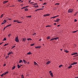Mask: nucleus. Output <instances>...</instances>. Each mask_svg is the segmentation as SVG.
<instances>
[{
	"label": "nucleus",
	"instance_id": "1",
	"mask_svg": "<svg viewBox=\"0 0 78 78\" xmlns=\"http://www.w3.org/2000/svg\"><path fill=\"white\" fill-rule=\"evenodd\" d=\"M73 9H70L68 10V13H72V12H73Z\"/></svg>",
	"mask_w": 78,
	"mask_h": 78
},
{
	"label": "nucleus",
	"instance_id": "2",
	"mask_svg": "<svg viewBox=\"0 0 78 78\" xmlns=\"http://www.w3.org/2000/svg\"><path fill=\"white\" fill-rule=\"evenodd\" d=\"M15 41L17 42H19V38H18V37H16Z\"/></svg>",
	"mask_w": 78,
	"mask_h": 78
},
{
	"label": "nucleus",
	"instance_id": "3",
	"mask_svg": "<svg viewBox=\"0 0 78 78\" xmlns=\"http://www.w3.org/2000/svg\"><path fill=\"white\" fill-rule=\"evenodd\" d=\"M59 20H60V19H57L56 20L54 21V22H58Z\"/></svg>",
	"mask_w": 78,
	"mask_h": 78
},
{
	"label": "nucleus",
	"instance_id": "4",
	"mask_svg": "<svg viewBox=\"0 0 78 78\" xmlns=\"http://www.w3.org/2000/svg\"><path fill=\"white\" fill-rule=\"evenodd\" d=\"M50 16V14H46L45 15H44L43 16H44V17H46V16Z\"/></svg>",
	"mask_w": 78,
	"mask_h": 78
},
{
	"label": "nucleus",
	"instance_id": "5",
	"mask_svg": "<svg viewBox=\"0 0 78 78\" xmlns=\"http://www.w3.org/2000/svg\"><path fill=\"white\" fill-rule=\"evenodd\" d=\"M50 63H51V62H50V61H48L46 63V64H50Z\"/></svg>",
	"mask_w": 78,
	"mask_h": 78
},
{
	"label": "nucleus",
	"instance_id": "6",
	"mask_svg": "<svg viewBox=\"0 0 78 78\" xmlns=\"http://www.w3.org/2000/svg\"><path fill=\"white\" fill-rule=\"evenodd\" d=\"M7 2H8V1H5L3 2V3L4 4H5V3H7Z\"/></svg>",
	"mask_w": 78,
	"mask_h": 78
},
{
	"label": "nucleus",
	"instance_id": "7",
	"mask_svg": "<svg viewBox=\"0 0 78 78\" xmlns=\"http://www.w3.org/2000/svg\"><path fill=\"white\" fill-rule=\"evenodd\" d=\"M41 46H37V47H35V48H41Z\"/></svg>",
	"mask_w": 78,
	"mask_h": 78
},
{
	"label": "nucleus",
	"instance_id": "8",
	"mask_svg": "<svg viewBox=\"0 0 78 78\" xmlns=\"http://www.w3.org/2000/svg\"><path fill=\"white\" fill-rule=\"evenodd\" d=\"M50 75H51V76H52V77H53V73H51Z\"/></svg>",
	"mask_w": 78,
	"mask_h": 78
},
{
	"label": "nucleus",
	"instance_id": "9",
	"mask_svg": "<svg viewBox=\"0 0 78 78\" xmlns=\"http://www.w3.org/2000/svg\"><path fill=\"white\" fill-rule=\"evenodd\" d=\"M10 54H12V52H10L8 54V55H10Z\"/></svg>",
	"mask_w": 78,
	"mask_h": 78
},
{
	"label": "nucleus",
	"instance_id": "10",
	"mask_svg": "<svg viewBox=\"0 0 78 78\" xmlns=\"http://www.w3.org/2000/svg\"><path fill=\"white\" fill-rule=\"evenodd\" d=\"M26 40H27V39H26V38H23V41H26Z\"/></svg>",
	"mask_w": 78,
	"mask_h": 78
},
{
	"label": "nucleus",
	"instance_id": "11",
	"mask_svg": "<svg viewBox=\"0 0 78 78\" xmlns=\"http://www.w3.org/2000/svg\"><path fill=\"white\" fill-rule=\"evenodd\" d=\"M17 67H18V69H19V68H20V66H19V64L17 65Z\"/></svg>",
	"mask_w": 78,
	"mask_h": 78
},
{
	"label": "nucleus",
	"instance_id": "12",
	"mask_svg": "<svg viewBox=\"0 0 78 78\" xmlns=\"http://www.w3.org/2000/svg\"><path fill=\"white\" fill-rule=\"evenodd\" d=\"M3 15H4V14H2L0 16V18H2L3 17Z\"/></svg>",
	"mask_w": 78,
	"mask_h": 78
},
{
	"label": "nucleus",
	"instance_id": "13",
	"mask_svg": "<svg viewBox=\"0 0 78 78\" xmlns=\"http://www.w3.org/2000/svg\"><path fill=\"white\" fill-rule=\"evenodd\" d=\"M27 41H31V40H32V39H31V38H28L27 39Z\"/></svg>",
	"mask_w": 78,
	"mask_h": 78
},
{
	"label": "nucleus",
	"instance_id": "14",
	"mask_svg": "<svg viewBox=\"0 0 78 78\" xmlns=\"http://www.w3.org/2000/svg\"><path fill=\"white\" fill-rule=\"evenodd\" d=\"M27 55H31V52H29L27 53Z\"/></svg>",
	"mask_w": 78,
	"mask_h": 78
},
{
	"label": "nucleus",
	"instance_id": "15",
	"mask_svg": "<svg viewBox=\"0 0 78 78\" xmlns=\"http://www.w3.org/2000/svg\"><path fill=\"white\" fill-rule=\"evenodd\" d=\"M16 67V66H14L12 68V70H14V69H15Z\"/></svg>",
	"mask_w": 78,
	"mask_h": 78
},
{
	"label": "nucleus",
	"instance_id": "16",
	"mask_svg": "<svg viewBox=\"0 0 78 78\" xmlns=\"http://www.w3.org/2000/svg\"><path fill=\"white\" fill-rule=\"evenodd\" d=\"M39 6L38 5H37V6L36 5H34V7L35 8H38Z\"/></svg>",
	"mask_w": 78,
	"mask_h": 78
},
{
	"label": "nucleus",
	"instance_id": "17",
	"mask_svg": "<svg viewBox=\"0 0 78 78\" xmlns=\"http://www.w3.org/2000/svg\"><path fill=\"white\" fill-rule=\"evenodd\" d=\"M65 52H66V53H68L69 51H67V50H64Z\"/></svg>",
	"mask_w": 78,
	"mask_h": 78
},
{
	"label": "nucleus",
	"instance_id": "18",
	"mask_svg": "<svg viewBox=\"0 0 78 78\" xmlns=\"http://www.w3.org/2000/svg\"><path fill=\"white\" fill-rule=\"evenodd\" d=\"M78 30H76L75 31H73L72 32V33H76V32H77V31H78Z\"/></svg>",
	"mask_w": 78,
	"mask_h": 78
},
{
	"label": "nucleus",
	"instance_id": "19",
	"mask_svg": "<svg viewBox=\"0 0 78 78\" xmlns=\"http://www.w3.org/2000/svg\"><path fill=\"white\" fill-rule=\"evenodd\" d=\"M23 61H22V60H20L19 61V63H21V62H22Z\"/></svg>",
	"mask_w": 78,
	"mask_h": 78
},
{
	"label": "nucleus",
	"instance_id": "20",
	"mask_svg": "<svg viewBox=\"0 0 78 78\" xmlns=\"http://www.w3.org/2000/svg\"><path fill=\"white\" fill-rule=\"evenodd\" d=\"M3 75H4V73H3L2 75H1V76L2 77H3Z\"/></svg>",
	"mask_w": 78,
	"mask_h": 78
},
{
	"label": "nucleus",
	"instance_id": "21",
	"mask_svg": "<svg viewBox=\"0 0 78 78\" xmlns=\"http://www.w3.org/2000/svg\"><path fill=\"white\" fill-rule=\"evenodd\" d=\"M62 65H61L59 66V68H61V67H62Z\"/></svg>",
	"mask_w": 78,
	"mask_h": 78
},
{
	"label": "nucleus",
	"instance_id": "22",
	"mask_svg": "<svg viewBox=\"0 0 78 78\" xmlns=\"http://www.w3.org/2000/svg\"><path fill=\"white\" fill-rule=\"evenodd\" d=\"M72 67V66H70L68 67V69H70V68H71V67Z\"/></svg>",
	"mask_w": 78,
	"mask_h": 78
},
{
	"label": "nucleus",
	"instance_id": "23",
	"mask_svg": "<svg viewBox=\"0 0 78 78\" xmlns=\"http://www.w3.org/2000/svg\"><path fill=\"white\" fill-rule=\"evenodd\" d=\"M11 36V34H9L8 35V37H9Z\"/></svg>",
	"mask_w": 78,
	"mask_h": 78
},
{
	"label": "nucleus",
	"instance_id": "24",
	"mask_svg": "<svg viewBox=\"0 0 78 78\" xmlns=\"http://www.w3.org/2000/svg\"><path fill=\"white\" fill-rule=\"evenodd\" d=\"M59 39V37H57L54 38V39L55 40H56V39Z\"/></svg>",
	"mask_w": 78,
	"mask_h": 78
},
{
	"label": "nucleus",
	"instance_id": "25",
	"mask_svg": "<svg viewBox=\"0 0 78 78\" xmlns=\"http://www.w3.org/2000/svg\"><path fill=\"white\" fill-rule=\"evenodd\" d=\"M55 18H56V17L55 16H54V17H51V19H54Z\"/></svg>",
	"mask_w": 78,
	"mask_h": 78
},
{
	"label": "nucleus",
	"instance_id": "26",
	"mask_svg": "<svg viewBox=\"0 0 78 78\" xmlns=\"http://www.w3.org/2000/svg\"><path fill=\"white\" fill-rule=\"evenodd\" d=\"M73 63L74 64V65H75V64H77V62H74V63Z\"/></svg>",
	"mask_w": 78,
	"mask_h": 78
},
{
	"label": "nucleus",
	"instance_id": "27",
	"mask_svg": "<svg viewBox=\"0 0 78 78\" xmlns=\"http://www.w3.org/2000/svg\"><path fill=\"white\" fill-rule=\"evenodd\" d=\"M46 27H51V26H50V25H48V26H46Z\"/></svg>",
	"mask_w": 78,
	"mask_h": 78
},
{
	"label": "nucleus",
	"instance_id": "28",
	"mask_svg": "<svg viewBox=\"0 0 78 78\" xmlns=\"http://www.w3.org/2000/svg\"><path fill=\"white\" fill-rule=\"evenodd\" d=\"M34 65H37V63L36 62H34Z\"/></svg>",
	"mask_w": 78,
	"mask_h": 78
},
{
	"label": "nucleus",
	"instance_id": "29",
	"mask_svg": "<svg viewBox=\"0 0 78 78\" xmlns=\"http://www.w3.org/2000/svg\"><path fill=\"white\" fill-rule=\"evenodd\" d=\"M25 11H28V9L27 8H26V9H25Z\"/></svg>",
	"mask_w": 78,
	"mask_h": 78
},
{
	"label": "nucleus",
	"instance_id": "30",
	"mask_svg": "<svg viewBox=\"0 0 78 78\" xmlns=\"http://www.w3.org/2000/svg\"><path fill=\"white\" fill-rule=\"evenodd\" d=\"M59 3H56L55 4V5H59Z\"/></svg>",
	"mask_w": 78,
	"mask_h": 78
},
{
	"label": "nucleus",
	"instance_id": "31",
	"mask_svg": "<svg viewBox=\"0 0 78 78\" xmlns=\"http://www.w3.org/2000/svg\"><path fill=\"white\" fill-rule=\"evenodd\" d=\"M18 21H18V20H14L13 21V22H18Z\"/></svg>",
	"mask_w": 78,
	"mask_h": 78
},
{
	"label": "nucleus",
	"instance_id": "32",
	"mask_svg": "<svg viewBox=\"0 0 78 78\" xmlns=\"http://www.w3.org/2000/svg\"><path fill=\"white\" fill-rule=\"evenodd\" d=\"M3 22H4V23H5L6 22V20H5Z\"/></svg>",
	"mask_w": 78,
	"mask_h": 78
},
{
	"label": "nucleus",
	"instance_id": "33",
	"mask_svg": "<svg viewBox=\"0 0 78 78\" xmlns=\"http://www.w3.org/2000/svg\"><path fill=\"white\" fill-rule=\"evenodd\" d=\"M50 38V36H48L47 37V39H49Z\"/></svg>",
	"mask_w": 78,
	"mask_h": 78
},
{
	"label": "nucleus",
	"instance_id": "34",
	"mask_svg": "<svg viewBox=\"0 0 78 78\" xmlns=\"http://www.w3.org/2000/svg\"><path fill=\"white\" fill-rule=\"evenodd\" d=\"M16 46H13L12 48V49L13 48H14V47H15Z\"/></svg>",
	"mask_w": 78,
	"mask_h": 78
},
{
	"label": "nucleus",
	"instance_id": "35",
	"mask_svg": "<svg viewBox=\"0 0 78 78\" xmlns=\"http://www.w3.org/2000/svg\"><path fill=\"white\" fill-rule=\"evenodd\" d=\"M39 10H40L39 9H37V10H36L35 11H39Z\"/></svg>",
	"mask_w": 78,
	"mask_h": 78
},
{
	"label": "nucleus",
	"instance_id": "36",
	"mask_svg": "<svg viewBox=\"0 0 78 78\" xmlns=\"http://www.w3.org/2000/svg\"><path fill=\"white\" fill-rule=\"evenodd\" d=\"M21 77H22L21 78H24V77L23 76V75H21Z\"/></svg>",
	"mask_w": 78,
	"mask_h": 78
},
{
	"label": "nucleus",
	"instance_id": "37",
	"mask_svg": "<svg viewBox=\"0 0 78 78\" xmlns=\"http://www.w3.org/2000/svg\"><path fill=\"white\" fill-rule=\"evenodd\" d=\"M6 38H4L3 41H6Z\"/></svg>",
	"mask_w": 78,
	"mask_h": 78
},
{
	"label": "nucleus",
	"instance_id": "38",
	"mask_svg": "<svg viewBox=\"0 0 78 78\" xmlns=\"http://www.w3.org/2000/svg\"><path fill=\"white\" fill-rule=\"evenodd\" d=\"M74 55H77V54H78V53L77 52H75L74 53Z\"/></svg>",
	"mask_w": 78,
	"mask_h": 78
},
{
	"label": "nucleus",
	"instance_id": "39",
	"mask_svg": "<svg viewBox=\"0 0 78 78\" xmlns=\"http://www.w3.org/2000/svg\"><path fill=\"white\" fill-rule=\"evenodd\" d=\"M10 26H11V24H9V25H7V27H10Z\"/></svg>",
	"mask_w": 78,
	"mask_h": 78
},
{
	"label": "nucleus",
	"instance_id": "40",
	"mask_svg": "<svg viewBox=\"0 0 78 78\" xmlns=\"http://www.w3.org/2000/svg\"><path fill=\"white\" fill-rule=\"evenodd\" d=\"M25 7H24L21 8L22 9H25Z\"/></svg>",
	"mask_w": 78,
	"mask_h": 78
},
{
	"label": "nucleus",
	"instance_id": "41",
	"mask_svg": "<svg viewBox=\"0 0 78 78\" xmlns=\"http://www.w3.org/2000/svg\"><path fill=\"white\" fill-rule=\"evenodd\" d=\"M34 44H31V46H34Z\"/></svg>",
	"mask_w": 78,
	"mask_h": 78
},
{
	"label": "nucleus",
	"instance_id": "42",
	"mask_svg": "<svg viewBox=\"0 0 78 78\" xmlns=\"http://www.w3.org/2000/svg\"><path fill=\"white\" fill-rule=\"evenodd\" d=\"M54 39H55L54 38H52L51 39V41H53V40H54Z\"/></svg>",
	"mask_w": 78,
	"mask_h": 78
},
{
	"label": "nucleus",
	"instance_id": "43",
	"mask_svg": "<svg viewBox=\"0 0 78 78\" xmlns=\"http://www.w3.org/2000/svg\"><path fill=\"white\" fill-rule=\"evenodd\" d=\"M8 45L7 44H5L4 45V46H6V45Z\"/></svg>",
	"mask_w": 78,
	"mask_h": 78
},
{
	"label": "nucleus",
	"instance_id": "44",
	"mask_svg": "<svg viewBox=\"0 0 78 78\" xmlns=\"http://www.w3.org/2000/svg\"><path fill=\"white\" fill-rule=\"evenodd\" d=\"M40 9V10H42L43 9H43V8L40 9Z\"/></svg>",
	"mask_w": 78,
	"mask_h": 78
},
{
	"label": "nucleus",
	"instance_id": "45",
	"mask_svg": "<svg viewBox=\"0 0 78 78\" xmlns=\"http://www.w3.org/2000/svg\"><path fill=\"white\" fill-rule=\"evenodd\" d=\"M37 5V3H36L34 4H33V5Z\"/></svg>",
	"mask_w": 78,
	"mask_h": 78
},
{
	"label": "nucleus",
	"instance_id": "46",
	"mask_svg": "<svg viewBox=\"0 0 78 78\" xmlns=\"http://www.w3.org/2000/svg\"><path fill=\"white\" fill-rule=\"evenodd\" d=\"M23 62H24V63H25V60H23Z\"/></svg>",
	"mask_w": 78,
	"mask_h": 78
},
{
	"label": "nucleus",
	"instance_id": "47",
	"mask_svg": "<svg viewBox=\"0 0 78 78\" xmlns=\"http://www.w3.org/2000/svg\"><path fill=\"white\" fill-rule=\"evenodd\" d=\"M8 20H11V19L10 18H8Z\"/></svg>",
	"mask_w": 78,
	"mask_h": 78
},
{
	"label": "nucleus",
	"instance_id": "48",
	"mask_svg": "<svg viewBox=\"0 0 78 78\" xmlns=\"http://www.w3.org/2000/svg\"><path fill=\"white\" fill-rule=\"evenodd\" d=\"M77 21V20H76V19H75V20H74V21L75 22H76Z\"/></svg>",
	"mask_w": 78,
	"mask_h": 78
},
{
	"label": "nucleus",
	"instance_id": "49",
	"mask_svg": "<svg viewBox=\"0 0 78 78\" xmlns=\"http://www.w3.org/2000/svg\"><path fill=\"white\" fill-rule=\"evenodd\" d=\"M31 17V16H28L27 17Z\"/></svg>",
	"mask_w": 78,
	"mask_h": 78
},
{
	"label": "nucleus",
	"instance_id": "50",
	"mask_svg": "<svg viewBox=\"0 0 78 78\" xmlns=\"http://www.w3.org/2000/svg\"><path fill=\"white\" fill-rule=\"evenodd\" d=\"M5 23H4L3 22V23H2L1 25H3V24H4Z\"/></svg>",
	"mask_w": 78,
	"mask_h": 78
},
{
	"label": "nucleus",
	"instance_id": "51",
	"mask_svg": "<svg viewBox=\"0 0 78 78\" xmlns=\"http://www.w3.org/2000/svg\"><path fill=\"white\" fill-rule=\"evenodd\" d=\"M33 3H34V2H31L30 3V4H32Z\"/></svg>",
	"mask_w": 78,
	"mask_h": 78
},
{
	"label": "nucleus",
	"instance_id": "52",
	"mask_svg": "<svg viewBox=\"0 0 78 78\" xmlns=\"http://www.w3.org/2000/svg\"><path fill=\"white\" fill-rule=\"evenodd\" d=\"M3 66H6V64H5L3 65Z\"/></svg>",
	"mask_w": 78,
	"mask_h": 78
},
{
	"label": "nucleus",
	"instance_id": "53",
	"mask_svg": "<svg viewBox=\"0 0 78 78\" xmlns=\"http://www.w3.org/2000/svg\"><path fill=\"white\" fill-rule=\"evenodd\" d=\"M59 16V15H57V16H55V17H58Z\"/></svg>",
	"mask_w": 78,
	"mask_h": 78
},
{
	"label": "nucleus",
	"instance_id": "54",
	"mask_svg": "<svg viewBox=\"0 0 78 78\" xmlns=\"http://www.w3.org/2000/svg\"><path fill=\"white\" fill-rule=\"evenodd\" d=\"M71 55H75V54H74V53H73V54H71Z\"/></svg>",
	"mask_w": 78,
	"mask_h": 78
},
{
	"label": "nucleus",
	"instance_id": "55",
	"mask_svg": "<svg viewBox=\"0 0 78 78\" xmlns=\"http://www.w3.org/2000/svg\"><path fill=\"white\" fill-rule=\"evenodd\" d=\"M54 24L55 25H56V23H55Z\"/></svg>",
	"mask_w": 78,
	"mask_h": 78
},
{
	"label": "nucleus",
	"instance_id": "56",
	"mask_svg": "<svg viewBox=\"0 0 78 78\" xmlns=\"http://www.w3.org/2000/svg\"><path fill=\"white\" fill-rule=\"evenodd\" d=\"M5 73L7 74V73H8V72H6Z\"/></svg>",
	"mask_w": 78,
	"mask_h": 78
},
{
	"label": "nucleus",
	"instance_id": "57",
	"mask_svg": "<svg viewBox=\"0 0 78 78\" xmlns=\"http://www.w3.org/2000/svg\"><path fill=\"white\" fill-rule=\"evenodd\" d=\"M43 5H46V3H44V4H43Z\"/></svg>",
	"mask_w": 78,
	"mask_h": 78
},
{
	"label": "nucleus",
	"instance_id": "58",
	"mask_svg": "<svg viewBox=\"0 0 78 78\" xmlns=\"http://www.w3.org/2000/svg\"><path fill=\"white\" fill-rule=\"evenodd\" d=\"M21 1V0H18V2H20Z\"/></svg>",
	"mask_w": 78,
	"mask_h": 78
},
{
	"label": "nucleus",
	"instance_id": "59",
	"mask_svg": "<svg viewBox=\"0 0 78 78\" xmlns=\"http://www.w3.org/2000/svg\"><path fill=\"white\" fill-rule=\"evenodd\" d=\"M71 65H74L73 63H72V64H71Z\"/></svg>",
	"mask_w": 78,
	"mask_h": 78
},
{
	"label": "nucleus",
	"instance_id": "60",
	"mask_svg": "<svg viewBox=\"0 0 78 78\" xmlns=\"http://www.w3.org/2000/svg\"><path fill=\"white\" fill-rule=\"evenodd\" d=\"M6 74L5 73H4V75H5Z\"/></svg>",
	"mask_w": 78,
	"mask_h": 78
},
{
	"label": "nucleus",
	"instance_id": "61",
	"mask_svg": "<svg viewBox=\"0 0 78 78\" xmlns=\"http://www.w3.org/2000/svg\"><path fill=\"white\" fill-rule=\"evenodd\" d=\"M3 42L1 43H0V45H1V44H3Z\"/></svg>",
	"mask_w": 78,
	"mask_h": 78
},
{
	"label": "nucleus",
	"instance_id": "62",
	"mask_svg": "<svg viewBox=\"0 0 78 78\" xmlns=\"http://www.w3.org/2000/svg\"><path fill=\"white\" fill-rule=\"evenodd\" d=\"M7 27H8V26H6V27H5V28H7Z\"/></svg>",
	"mask_w": 78,
	"mask_h": 78
},
{
	"label": "nucleus",
	"instance_id": "63",
	"mask_svg": "<svg viewBox=\"0 0 78 78\" xmlns=\"http://www.w3.org/2000/svg\"><path fill=\"white\" fill-rule=\"evenodd\" d=\"M29 6H26V7H25V8H27V7H28Z\"/></svg>",
	"mask_w": 78,
	"mask_h": 78
},
{
	"label": "nucleus",
	"instance_id": "64",
	"mask_svg": "<svg viewBox=\"0 0 78 78\" xmlns=\"http://www.w3.org/2000/svg\"><path fill=\"white\" fill-rule=\"evenodd\" d=\"M17 23H21V22H17Z\"/></svg>",
	"mask_w": 78,
	"mask_h": 78
}]
</instances>
